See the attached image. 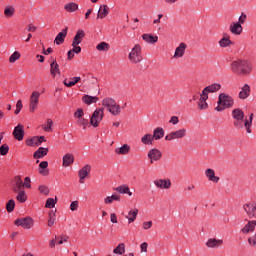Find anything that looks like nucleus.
Here are the masks:
<instances>
[{
  "instance_id": "37998d69",
  "label": "nucleus",
  "mask_w": 256,
  "mask_h": 256,
  "mask_svg": "<svg viewBox=\"0 0 256 256\" xmlns=\"http://www.w3.org/2000/svg\"><path fill=\"white\" fill-rule=\"evenodd\" d=\"M16 193V199L19 201V203H25V201H27V193H25V190Z\"/></svg>"
},
{
  "instance_id": "393cba45",
  "label": "nucleus",
  "mask_w": 256,
  "mask_h": 256,
  "mask_svg": "<svg viewBox=\"0 0 256 256\" xmlns=\"http://www.w3.org/2000/svg\"><path fill=\"white\" fill-rule=\"evenodd\" d=\"M109 15V6L108 5H100L97 19H105Z\"/></svg>"
},
{
  "instance_id": "58836bf2",
  "label": "nucleus",
  "mask_w": 256,
  "mask_h": 256,
  "mask_svg": "<svg viewBox=\"0 0 256 256\" xmlns=\"http://www.w3.org/2000/svg\"><path fill=\"white\" fill-rule=\"evenodd\" d=\"M123 253H125V244L121 243L113 250L112 255L123 256Z\"/></svg>"
},
{
  "instance_id": "9b49d317",
  "label": "nucleus",
  "mask_w": 256,
  "mask_h": 256,
  "mask_svg": "<svg viewBox=\"0 0 256 256\" xmlns=\"http://www.w3.org/2000/svg\"><path fill=\"white\" fill-rule=\"evenodd\" d=\"M147 157L150 160V163L153 165L155 161H160V159L163 157V154L161 153V150L152 148L148 151Z\"/></svg>"
},
{
  "instance_id": "09e8293b",
  "label": "nucleus",
  "mask_w": 256,
  "mask_h": 256,
  "mask_svg": "<svg viewBox=\"0 0 256 256\" xmlns=\"http://www.w3.org/2000/svg\"><path fill=\"white\" fill-rule=\"evenodd\" d=\"M77 124L83 127V129H87V125H89V120L85 118H80L77 120Z\"/></svg>"
},
{
  "instance_id": "5701e85b",
  "label": "nucleus",
  "mask_w": 256,
  "mask_h": 256,
  "mask_svg": "<svg viewBox=\"0 0 256 256\" xmlns=\"http://www.w3.org/2000/svg\"><path fill=\"white\" fill-rule=\"evenodd\" d=\"M251 95V87L248 84H245L241 91L238 94L239 99L245 100Z\"/></svg>"
},
{
  "instance_id": "7c9ffc66",
  "label": "nucleus",
  "mask_w": 256,
  "mask_h": 256,
  "mask_svg": "<svg viewBox=\"0 0 256 256\" xmlns=\"http://www.w3.org/2000/svg\"><path fill=\"white\" fill-rule=\"evenodd\" d=\"M114 191H117L118 193H121L122 195H129V197H131V195H133V192H131V190L129 189V186L127 185H121L118 186L116 188H114Z\"/></svg>"
},
{
  "instance_id": "5fc2aeb1",
  "label": "nucleus",
  "mask_w": 256,
  "mask_h": 256,
  "mask_svg": "<svg viewBox=\"0 0 256 256\" xmlns=\"http://www.w3.org/2000/svg\"><path fill=\"white\" fill-rule=\"evenodd\" d=\"M38 190L40 191V193H42V195H49V187L45 185L39 186Z\"/></svg>"
},
{
  "instance_id": "6e6d98bb",
  "label": "nucleus",
  "mask_w": 256,
  "mask_h": 256,
  "mask_svg": "<svg viewBox=\"0 0 256 256\" xmlns=\"http://www.w3.org/2000/svg\"><path fill=\"white\" fill-rule=\"evenodd\" d=\"M153 227V221H146L142 223V228L147 231L148 229H151Z\"/></svg>"
},
{
  "instance_id": "dca6fc26",
  "label": "nucleus",
  "mask_w": 256,
  "mask_h": 256,
  "mask_svg": "<svg viewBox=\"0 0 256 256\" xmlns=\"http://www.w3.org/2000/svg\"><path fill=\"white\" fill-rule=\"evenodd\" d=\"M223 245V240L216 239V238H210L206 242V247H209V249H217Z\"/></svg>"
},
{
  "instance_id": "e433bc0d",
  "label": "nucleus",
  "mask_w": 256,
  "mask_h": 256,
  "mask_svg": "<svg viewBox=\"0 0 256 256\" xmlns=\"http://www.w3.org/2000/svg\"><path fill=\"white\" fill-rule=\"evenodd\" d=\"M64 9L67 11V13H75V11L79 9V5H77L75 2H70L64 6Z\"/></svg>"
},
{
  "instance_id": "39448f33",
  "label": "nucleus",
  "mask_w": 256,
  "mask_h": 256,
  "mask_svg": "<svg viewBox=\"0 0 256 256\" xmlns=\"http://www.w3.org/2000/svg\"><path fill=\"white\" fill-rule=\"evenodd\" d=\"M141 45L135 44L134 47L131 49L128 59L133 64L141 63L143 61V56L141 55Z\"/></svg>"
},
{
  "instance_id": "052dcab7",
  "label": "nucleus",
  "mask_w": 256,
  "mask_h": 256,
  "mask_svg": "<svg viewBox=\"0 0 256 256\" xmlns=\"http://www.w3.org/2000/svg\"><path fill=\"white\" fill-rule=\"evenodd\" d=\"M79 209V201H73L70 204V211H77Z\"/></svg>"
},
{
  "instance_id": "20e7f679",
  "label": "nucleus",
  "mask_w": 256,
  "mask_h": 256,
  "mask_svg": "<svg viewBox=\"0 0 256 256\" xmlns=\"http://www.w3.org/2000/svg\"><path fill=\"white\" fill-rule=\"evenodd\" d=\"M102 106L107 109V111L111 113V115L117 116L121 113V106H119V104H117V101H115V99L113 98H104L102 100Z\"/></svg>"
},
{
  "instance_id": "864d4df0",
  "label": "nucleus",
  "mask_w": 256,
  "mask_h": 256,
  "mask_svg": "<svg viewBox=\"0 0 256 256\" xmlns=\"http://www.w3.org/2000/svg\"><path fill=\"white\" fill-rule=\"evenodd\" d=\"M248 245H250V247H256V234L248 238Z\"/></svg>"
},
{
  "instance_id": "ea45409f",
  "label": "nucleus",
  "mask_w": 256,
  "mask_h": 256,
  "mask_svg": "<svg viewBox=\"0 0 256 256\" xmlns=\"http://www.w3.org/2000/svg\"><path fill=\"white\" fill-rule=\"evenodd\" d=\"M153 141V135L151 134H145L141 138V143H143V145H153Z\"/></svg>"
},
{
  "instance_id": "49530a36",
  "label": "nucleus",
  "mask_w": 256,
  "mask_h": 256,
  "mask_svg": "<svg viewBox=\"0 0 256 256\" xmlns=\"http://www.w3.org/2000/svg\"><path fill=\"white\" fill-rule=\"evenodd\" d=\"M21 59V53L19 51H15L9 57V63H15V61H19Z\"/></svg>"
},
{
  "instance_id": "a878e982",
  "label": "nucleus",
  "mask_w": 256,
  "mask_h": 256,
  "mask_svg": "<svg viewBox=\"0 0 256 256\" xmlns=\"http://www.w3.org/2000/svg\"><path fill=\"white\" fill-rule=\"evenodd\" d=\"M142 39L145 43H149L150 45H155V43L159 41V37L153 36L152 34H143Z\"/></svg>"
},
{
  "instance_id": "79ce46f5",
  "label": "nucleus",
  "mask_w": 256,
  "mask_h": 256,
  "mask_svg": "<svg viewBox=\"0 0 256 256\" xmlns=\"http://www.w3.org/2000/svg\"><path fill=\"white\" fill-rule=\"evenodd\" d=\"M218 43L222 48L231 47V45H233V42L231 41V39L227 37L221 38Z\"/></svg>"
},
{
  "instance_id": "f3484780",
  "label": "nucleus",
  "mask_w": 256,
  "mask_h": 256,
  "mask_svg": "<svg viewBox=\"0 0 256 256\" xmlns=\"http://www.w3.org/2000/svg\"><path fill=\"white\" fill-rule=\"evenodd\" d=\"M75 163V156L71 153H67L62 158L63 167H71Z\"/></svg>"
},
{
  "instance_id": "3c124183",
  "label": "nucleus",
  "mask_w": 256,
  "mask_h": 256,
  "mask_svg": "<svg viewBox=\"0 0 256 256\" xmlns=\"http://www.w3.org/2000/svg\"><path fill=\"white\" fill-rule=\"evenodd\" d=\"M21 109H23V101L18 100L16 103L15 115H19V113H21Z\"/></svg>"
},
{
  "instance_id": "680f3d73",
  "label": "nucleus",
  "mask_w": 256,
  "mask_h": 256,
  "mask_svg": "<svg viewBox=\"0 0 256 256\" xmlns=\"http://www.w3.org/2000/svg\"><path fill=\"white\" fill-rule=\"evenodd\" d=\"M247 21V15L245 13H242L241 16L238 19V22L240 25H243Z\"/></svg>"
},
{
  "instance_id": "4be33fe9",
  "label": "nucleus",
  "mask_w": 256,
  "mask_h": 256,
  "mask_svg": "<svg viewBox=\"0 0 256 256\" xmlns=\"http://www.w3.org/2000/svg\"><path fill=\"white\" fill-rule=\"evenodd\" d=\"M205 176L212 183H217L218 181H220L219 176L215 175V170H213L211 168H208V169L205 170Z\"/></svg>"
},
{
  "instance_id": "9d476101",
  "label": "nucleus",
  "mask_w": 256,
  "mask_h": 256,
  "mask_svg": "<svg viewBox=\"0 0 256 256\" xmlns=\"http://www.w3.org/2000/svg\"><path fill=\"white\" fill-rule=\"evenodd\" d=\"M14 225H17V227H23V229H31V227H33V219L30 217L18 218L14 221Z\"/></svg>"
},
{
  "instance_id": "774afa93",
  "label": "nucleus",
  "mask_w": 256,
  "mask_h": 256,
  "mask_svg": "<svg viewBox=\"0 0 256 256\" xmlns=\"http://www.w3.org/2000/svg\"><path fill=\"white\" fill-rule=\"evenodd\" d=\"M72 47H73L72 51H73L74 53H76V55H79V53H81V48H80V46H78V45H72Z\"/></svg>"
},
{
  "instance_id": "0eeeda50",
  "label": "nucleus",
  "mask_w": 256,
  "mask_h": 256,
  "mask_svg": "<svg viewBox=\"0 0 256 256\" xmlns=\"http://www.w3.org/2000/svg\"><path fill=\"white\" fill-rule=\"evenodd\" d=\"M104 116H105V108L96 109L90 118V124L92 125V127H99V123L103 121Z\"/></svg>"
},
{
  "instance_id": "c9c22d12",
  "label": "nucleus",
  "mask_w": 256,
  "mask_h": 256,
  "mask_svg": "<svg viewBox=\"0 0 256 256\" xmlns=\"http://www.w3.org/2000/svg\"><path fill=\"white\" fill-rule=\"evenodd\" d=\"M129 151H131V146H129V144H124L120 148H117L115 153H117V155H127Z\"/></svg>"
},
{
  "instance_id": "bb28decb",
  "label": "nucleus",
  "mask_w": 256,
  "mask_h": 256,
  "mask_svg": "<svg viewBox=\"0 0 256 256\" xmlns=\"http://www.w3.org/2000/svg\"><path fill=\"white\" fill-rule=\"evenodd\" d=\"M84 38H85V31L78 30L73 39L72 45H81V41H83Z\"/></svg>"
},
{
  "instance_id": "603ef678",
  "label": "nucleus",
  "mask_w": 256,
  "mask_h": 256,
  "mask_svg": "<svg viewBox=\"0 0 256 256\" xmlns=\"http://www.w3.org/2000/svg\"><path fill=\"white\" fill-rule=\"evenodd\" d=\"M9 153V146L7 144H4L0 147V155H7Z\"/></svg>"
},
{
  "instance_id": "423d86ee",
  "label": "nucleus",
  "mask_w": 256,
  "mask_h": 256,
  "mask_svg": "<svg viewBox=\"0 0 256 256\" xmlns=\"http://www.w3.org/2000/svg\"><path fill=\"white\" fill-rule=\"evenodd\" d=\"M185 137H187V129L180 128L167 134L165 141H179L180 139H185Z\"/></svg>"
},
{
  "instance_id": "f704fd0d",
  "label": "nucleus",
  "mask_w": 256,
  "mask_h": 256,
  "mask_svg": "<svg viewBox=\"0 0 256 256\" xmlns=\"http://www.w3.org/2000/svg\"><path fill=\"white\" fill-rule=\"evenodd\" d=\"M80 81L81 77H73L70 81L68 79H64L63 84L65 85V87H75V85H77V83H79Z\"/></svg>"
},
{
  "instance_id": "338daca9",
  "label": "nucleus",
  "mask_w": 256,
  "mask_h": 256,
  "mask_svg": "<svg viewBox=\"0 0 256 256\" xmlns=\"http://www.w3.org/2000/svg\"><path fill=\"white\" fill-rule=\"evenodd\" d=\"M26 145L27 147H33V145H35V137L26 140Z\"/></svg>"
},
{
  "instance_id": "6e6552de",
  "label": "nucleus",
  "mask_w": 256,
  "mask_h": 256,
  "mask_svg": "<svg viewBox=\"0 0 256 256\" xmlns=\"http://www.w3.org/2000/svg\"><path fill=\"white\" fill-rule=\"evenodd\" d=\"M39 97H41V93L39 91H33L29 98V111L30 113H35L37 111V107H39Z\"/></svg>"
},
{
  "instance_id": "4468645a",
  "label": "nucleus",
  "mask_w": 256,
  "mask_h": 256,
  "mask_svg": "<svg viewBox=\"0 0 256 256\" xmlns=\"http://www.w3.org/2000/svg\"><path fill=\"white\" fill-rule=\"evenodd\" d=\"M154 185L157 189H171L170 179H156L154 180Z\"/></svg>"
},
{
  "instance_id": "473e14b6",
  "label": "nucleus",
  "mask_w": 256,
  "mask_h": 256,
  "mask_svg": "<svg viewBox=\"0 0 256 256\" xmlns=\"http://www.w3.org/2000/svg\"><path fill=\"white\" fill-rule=\"evenodd\" d=\"M89 173H91V165L86 164L82 169L79 170L78 175L80 179H85Z\"/></svg>"
},
{
  "instance_id": "ddd939ff",
  "label": "nucleus",
  "mask_w": 256,
  "mask_h": 256,
  "mask_svg": "<svg viewBox=\"0 0 256 256\" xmlns=\"http://www.w3.org/2000/svg\"><path fill=\"white\" fill-rule=\"evenodd\" d=\"M13 137L17 140V141H23V137H25V129L24 126L22 124H18L15 128L14 131L12 133Z\"/></svg>"
},
{
  "instance_id": "13d9d810",
  "label": "nucleus",
  "mask_w": 256,
  "mask_h": 256,
  "mask_svg": "<svg viewBox=\"0 0 256 256\" xmlns=\"http://www.w3.org/2000/svg\"><path fill=\"white\" fill-rule=\"evenodd\" d=\"M22 187H26V189H31V178L26 177L24 179V183L22 182Z\"/></svg>"
},
{
  "instance_id": "1a4fd4ad",
  "label": "nucleus",
  "mask_w": 256,
  "mask_h": 256,
  "mask_svg": "<svg viewBox=\"0 0 256 256\" xmlns=\"http://www.w3.org/2000/svg\"><path fill=\"white\" fill-rule=\"evenodd\" d=\"M245 213L248 215L249 219H256V203L248 202L243 205Z\"/></svg>"
},
{
  "instance_id": "f8f14e48",
  "label": "nucleus",
  "mask_w": 256,
  "mask_h": 256,
  "mask_svg": "<svg viewBox=\"0 0 256 256\" xmlns=\"http://www.w3.org/2000/svg\"><path fill=\"white\" fill-rule=\"evenodd\" d=\"M185 51H187V44L185 42H181L175 49L173 59H181L185 56Z\"/></svg>"
},
{
  "instance_id": "412c9836",
  "label": "nucleus",
  "mask_w": 256,
  "mask_h": 256,
  "mask_svg": "<svg viewBox=\"0 0 256 256\" xmlns=\"http://www.w3.org/2000/svg\"><path fill=\"white\" fill-rule=\"evenodd\" d=\"M68 27L64 28L60 33H58V35L56 36L54 43H56V45H62V43H65V38L67 37V31H68Z\"/></svg>"
},
{
  "instance_id": "a211bd4d",
  "label": "nucleus",
  "mask_w": 256,
  "mask_h": 256,
  "mask_svg": "<svg viewBox=\"0 0 256 256\" xmlns=\"http://www.w3.org/2000/svg\"><path fill=\"white\" fill-rule=\"evenodd\" d=\"M207 99H209V95L202 92L198 102V107L200 111H205V109L209 107V104H207Z\"/></svg>"
},
{
  "instance_id": "2f4dec72",
  "label": "nucleus",
  "mask_w": 256,
  "mask_h": 256,
  "mask_svg": "<svg viewBox=\"0 0 256 256\" xmlns=\"http://www.w3.org/2000/svg\"><path fill=\"white\" fill-rule=\"evenodd\" d=\"M82 101L86 105H93V103H97V101H99V98L97 96L84 95L82 97Z\"/></svg>"
},
{
  "instance_id": "b1692460",
  "label": "nucleus",
  "mask_w": 256,
  "mask_h": 256,
  "mask_svg": "<svg viewBox=\"0 0 256 256\" xmlns=\"http://www.w3.org/2000/svg\"><path fill=\"white\" fill-rule=\"evenodd\" d=\"M165 137V130L161 127H157L153 130L152 139L154 141H159V139H163Z\"/></svg>"
},
{
  "instance_id": "a18cd8bd",
  "label": "nucleus",
  "mask_w": 256,
  "mask_h": 256,
  "mask_svg": "<svg viewBox=\"0 0 256 256\" xmlns=\"http://www.w3.org/2000/svg\"><path fill=\"white\" fill-rule=\"evenodd\" d=\"M4 15L6 17H13V15H15V7H13V6H6V8L4 10Z\"/></svg>"
},
{
  "instance_id": "4d7b16f0",
  "label": "nucleus",
  "mask_w": 256,
  "mask_h": 256,
  "mask_svg": "<svg viewBox=\"0 0 256 256\" xmlns=\"http://www.w3.org/2000/svg\"><path fill=\"white\" fill-rule=\"evenodd\" d=\"M34 140H35V145H37V146H39V145H41V143L47 141L45 139V136H40V137L36 136V137H34Z\"/></svg>"
},
{
  "instance_id": "8fccbe9b",
  "label": "nucleus",
  "mask_w": 256,
  "mask_h": 256,
  "mask_svg": "<svg viewBox=\"0 0 256 256\" xmlns=\"http://www.w3.org/2000/svg\"><path fill=\"white\" fill-rule=\"evenodd\" d=\"M55 203H56L55 199H53V198H48V199L46 200L45 207H46L47 209H53V207H55Z\"/></svg>"
},
{
  "instance_id": "4c0bfd02",
  "label": "nucleus",
  "mask_w": 256,
  "mask_h": 256,
  "mask_svg": "<svg viewBox=\"0 0 256 256\" xmlns=\"http://www.w3.org/2000/svg\"><path fill=\"white\" fill-rule=\"evenodd\" d=\"M47 167H49V162L47 161H42L40 164H39V173L40 175H48L49 174V171L46 170Z\"/></svg>"
},
{
  "instance_id": "f257e3e1",
  "label": "nucleus",
  "mask_w": 256,
  "mask_h": 256,
  "mask_svg": "<svg viewBox=\"0 0 256 256\" xmlns=\"http://www.w3.org/2000/svg\"><path fill=\"white\" fill-rule=\"evenodd\" d=\"M232 117L234 119L233 125L235 129H246L247 133H251V127L253 125V113L250 114L249 118H245V112L240 108H236L232 111Z\"/></svg>"
},
{
  "instance_id": "a19ab883",
  "label": "nucleus",
  "mask_w": 256,
  "mask_h": 256,
  "mask_svg": "<svg viewBox=\"0 0 256 256\" xmlns=\"http://www.w3.org/2000/svg\"><path fill=\"white\" fill-rule=\"evenodd\" d=\"M42 129L46 131V133H51L53 131V120H51V118H48L46 120V124L42 126Z\"/></svg>"
},
{
  "instance_id": "c85d7f7f",
  "label": "nucleus",
  "mask_w": 256,
  "mask_h": 256,
  "mask_svg": "<svg viewBox=\"0 0 256 256\" xmlns=\"http://www.w3.org/2000/svg\"><path fill=\"white\" fill-rule=\"evenodd\" d=\"M47 153H49V148H38L37 151L34 152V159H43V157H46Z\"/></svg>"
},
{
  "instance_id": "2eb2a0df",
  "label": "nucleus",
  "mask_w": 256,
  "mask_h": 256,
  "mask_svg": "<svg viewBox=\"0 0 256 256\" xmlns=\"http://www.w3.org/2000/svg\"><path fill=\"white\" fill-rule=\"evenodd\" d=\"M217 91H221V84L214 83L209 86H206L203 89L202 93H204L205 95H209V93H217Z\"/></svg>"
},
{
  "instance_id": "f03ea898",
  "label": "nucleus",
  "mask_w": 256,
  "mask_h": 256,
  "mask_svg": "<svg viewBox=\"0 0 256 256\" xmlns=\"http://www.w3.org/2000/svg\"><path fill=\"white\" fill-rule=\"evenodd\" d=\"M232 73L235 75L247 76L253 71V64L247 60L237 59L230 64Z\"/></svg>"
},
{
  "instance_id": "7ed1b4c3",
  "label": "nucleus",
  "mask_w": 256,
  "mask_h": 256,
  "mask_svg": "<svg viewBox=\"0 0 256 256\" xmlns=\"http://www.w3.org/2000/svg\"><path fill=\"white\" fill-rule=\"evenodd\" d=\"M218 106L216 107V111L221 112L225 111V109H231L233 105H235V100L228 94L221 93L218 96Z\"/></svg>"
},
{
  "instance_id": "cd10ccee",
  "label": "nucleus",
  "mask_w": 256,
  "mask_h": 256,
  "mask_svg": "<svg viewBox=\"0 0 256 256\" xmlns=\"http://www.w3.org/2000/svg\"><path fill=\"white\" fill-rule=\"evenodd\" d=\"M230 31L233 35H241L243 33V26L240 23H232L230 26Z\"/></svg>"
},
{
  "instance_id": "0e129e2a",
  "label": "nucleus",
  "mask_w": 256,
  "mask_h": 256,
  "mask_svg": "<svg viewBox=\"0 0 256 256\" xmlns=\"http://www.w3.org/2000/svg\"><path fill=\"white\" fill-rule=\"evenodd\" d=\"M84 112L83 109H78L75 113L74 116L77 117V119H81V117H83Z\"/></svg>"
},
{
  "instance_id": "69168bd1",
  "label": "nucleus",
  "mask_w": 256,
  "mask_h": 256,
  "mask_svg": "<svg viewBox=\"0 0 256 256\" xmlns=\"http://www.w3.org/2000/svg\"><path fill=\"white\" fill-rule=\"evenodd\" d=\"M149 247V244H147V242H144L140 245V249L142 251V253H147V248Z\"/></svg>"
},
{
  "instance_id": "72a5a7b5",
  "label": "nucleus",
  "mask_w": 256,
  "mask_h": 256,
  "mask_svg": "<svg viewBox=\"0 0 256 256\" xmlns=\"http://www.w3.org/2000/svg\"><path fill=\"white\" fill-rule=\"evenodd\" d=\"M139 214V209L130 210L128 216H125L128 219V223H135L137 215Z\"/></svg>"
},
{
  "instance_id": "aec40b11",
  "label": "nucleus",
  "mask_w": 256,
  "mask_h": 256,
  "mask_svg": "<svg viewBox=\"0 0 256 256\" xmlns=\"http://www.w3.org/2000/svg\"><path fill=\"white\" fill-rule=\"evenodd\" d=\"M15 183L12 185V191L14 193H19L23 191V180H21L20 176H16L14 178Z\"/></svg>"
},
{
  "instance_id": "c03bdc74",
  "label": "nucleus",
  "mask_w": 256,
  "mask_h": 256,
  "mask_svg": "<svg viewBox=\"0 0 256 256\" xmlns=\"http://www.w3.org/2000/svg\"><path fill=\"white\" fill-rule=\"evenodd\" d=\"M97 51H109L111 49V46L107 42H100L96 46Z\"/></svg>"
},
{
  "instance_id": "6ab92c4d",
  "label": "nucleus",
  "mask_w": 256,
  "mask_h": 256,
  "mask_svg": "<svg viewBox=\"0 0 256 256\" xmlns=\"http://www.w3.org/2000/svg\"><path fill=\"white\" fill-rule=\"evenodd\" d=\"M256 227V220L248 221V223L241 229V232L244 235H247L248 233H253L255 231Z\"/></svg>"
},
{
  "instance_id": "bf43d9fd",
  "label": "nucleus",
  "mask_w": 256,
  "mask_h": 256,
  "mask_svg": "<svg viewBox=\"0 0 256 256\" xmlns=\"http://www.w3.org/2000/svg\"><path fill=\"white\" fill-rule=\"evenodd\" d=\"M55 225V214H49L48 227Z\"/></svg>"
},
{
  "instance_id": "c756f323",
  "label": "nucleus",
  "mask_w": 256,
  "mask_h": 256,
  "mask_svg": "<svg viewBox=\"0 0 256 256\" xmlns=\"http://www.w3.org/2000/svg\"><path fill=\"white\" fill-rule=\"evenodd\" d=\"M50 73L52 77H56L57 75H61V70L59 69V64L57 61H52L50 64Z\"/></svg>"
},
{
  "instance_id": "de8ad7c7",
  "label": "nucleus",
  "mask_w": 256,
  "mask_h": 256,
  "mask_svg": "<svg viewBox=\"0 0 256 256\" xmlns=\"http://www.w3.org/2000/svg\"><path fill=\"white\" fill-rule=\"evenodd\" d=\"M6 211H8V213H13V211H15V200L10 199L7 204H6Z\"/></svg>"
},
{
  "instance_id": "e2e57ef3",
  "label": "nucleus",
  "mask_w": 256,
  "mask_h": 256,
  "mask_svg": "<svg viewBox=\"0 0 256 256\" xmlns=\"http://www.w3.org/2000/svg\"><path fill=\"white\" fill-rule=\"evenodd\" d=\"M169 123H171L172 125H177L179 123V117L172 116L169 120Z\"/></svg>"
}]
</instances>
